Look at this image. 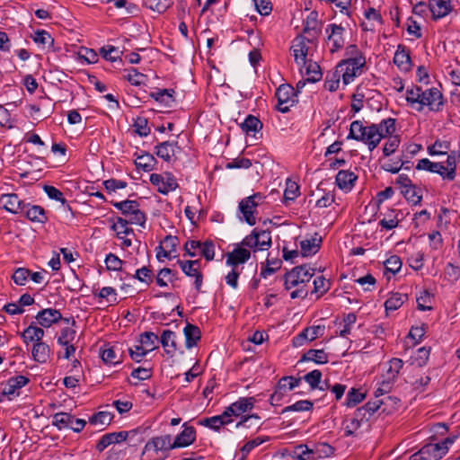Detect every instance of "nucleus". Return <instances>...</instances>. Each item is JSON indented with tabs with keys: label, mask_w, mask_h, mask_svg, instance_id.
I'll return each instance as SVG.
<instances>
[{
	"label": "nucleus",
	"mask_w": 460,
	"mask_h": 460,
	"mask_svg": "<svg viewBox=\"0 0 460 460\" xmlns=\"http://www.w3.org/2000/svg\"><path fill=\"white\" fill-rule=\"evenodd\" d=\"M396 131V119L386 118L379 123H366L354 120L350 123L348 139H354L364 143L372 152L378 146L381 140Z\"/></svg>",
	"instance_id": "obj_1"
},
{
	"label": "nucleus",
	"mask_w": 460,
	"mask_h": 460,
	"mask_svg": "<svg viewBox=\"0 0 460 460\" xmlns=\"http://www.w3.org/2000/svg\"><path fill=\"white\" fill-rule=\"evenodd\" d=\"M314 275V269L308 267L306 264L296 266L284 275L285 289L295 288L290 292L291 299H305L308 296L305 285Z\"/></svg>",
	"instance_id": "obj_2"
},
{
	"label": "nucleus",
	"mask_w": 460,
	"mask_h": 460,
	"mask_svg": "<svg viewBox=\"0 0 460 460\" xmlns=\"http://www.w3.org/2000/svg\"><path fill=\"white\" fill-rule=\"evenodd\" d=\"M317 39L314 37H309L305 35H298L296 36L293 41L291 49L293 51V56L295 62L298 65H305L309 60L307 56L310 55V52L313 48H316Z\"/></svg>",
	"instance_id": "obj_3"
},
{
	"label": "nucleus",
	"mask_w": 460,
	"mask_h": 460,
	"mask_svg": "<svg viewBox=\"0 0 460 460\" xmlns=\"http://www.w3.org/2000/svg\"><path fill=\"white\" fill-rule=\"evenodd\" d=\"M365 66L366 60L343 59L338 64L336 73L341 74L343 84L348 85L363 74Z\"/></svg>",
	"instance_id": "obj_4"
},
{
	"label": "nucleus",
	"mask_w": 460,
	"mask_h": 460,
	"mask_svg": "<svg viewBox=\"0 0 460 460\" xmlns=\"http://www.w3.org/2000/svg\"><path fill=\"white\" fill-rule=\"evenodd\" d=\"M241 245L253 249V251H264L271 245V234L268 230L254 228L252 233L245 236Z\"/></svg>",
	"instance_id": "obj_5"
},
{
	"label": "nucleus",
	"mask_w": 460,
	"mask_h": 460,
	"mask_svg": "<svg viewBox=\"0 0 460 460\" xmlns=\"http://www.w3.org/2000/svg\"><path fill=\"white\" fill-rule=\"evenodd\" d=\"M444 102L443 95L440 91L436 87H431L427 90H423L421 93V100L420 106L415 107V110L421 111L425 106L429 108L430 111H440L443 109Z\"/></svg>",
	"instance_id": "obj_6"
},
{
	"label": "nucleus",
	"mask_w": 460,
	"mask_h": 460,
	"mask_svg": "<svg viewBox=\"0 0 460 460\" xmlns=\"http://www.w3.org/2000/svg\"><path fill=\"white\" fill-rule=\"evenodd\" d=\"M173 448L175 447L172 446L170 435L155 437L146 442L142 455L145 456L146 454L152 453L157 456L159 453H162L164 456L159 460H163L166 457V453Z\"/></svg>",
	"instance_id": "obj_7"
},
{
	"label": "nucleus",
	"mask_w": 460,
	"mask_h": 460,
	"mask_svg": "<svg viewBox=\"0 0 460 460\" xmlns=\"http://www.w3.org/2000/svg\"><path fill=\"white\" fill-rule=\"evenodd\" d=\"M263 199L264 197L258 192L240 201L239 209L242 212L244 220L250 226H254L256 224L254 213L256 212V208Z\"/></svg>",
	"instance_id": "obj_8"
},
{
	"label": "nucleus",
	"mask_w": 460,
	"mask_h": 460,
	"mask_svg": "<svg viewBox=\"0 0 460 460\" xmlns=\"http://www.w3.org/2000/svg\"><path fill=\"white\" fill-rule=\"evenodd\" d=\"M149 181L157 188L158 192L164 195L175 190L179 187L177 180L172 172L152 173Z\"/></svg>",
	"instance_id": "obj_9"
},
{
	"label": "nucleus",
	"mask_w": 460,
	"mask_h": 460,
	"mask_svg": "<svg viewBox=\"0 0 460 460\" xmlns=\"http://www.w3.org/2000/svg\"><path fill=\"white\" fill-rule=\"evenodd\" d=\"M278 100L277 110L282 113L289 111L291 106L296 102L294 88L288 84H281L276 91Z\"/></svg>",
	"instance_id": "obj_10"
},
{
	"label": "nucleus",
	"mask_w": 460,
	"mask_h": 460,
	"mask_svg": "<svg viewBox=\"0 0 460 460\" xmlns=\"http://www.w3.org/2000/svg\"><path fill=\"white\" fill-rule=\"evenodd\" d=\"M30 379L27 376L19 375L10 377L5 383L0 384L2 394H5L8 400H13L20 395V390L27 385Z\"/></svg>",
	"instance_id": "obj_11"
},
{
	"label": "nucleus",
	"mask_w": 460,
	"mask_h": 460,
	"mask_svg": "<svg viewBox=\"0 0 460 460\" xmlns=\"http://www.w3.org/2000/svg\"><path fill=\"white\" fill-rule=\"evenodd\" d=\"M177 263L186 276L195 278L194 286L196 290L199 291L203 284V275L200 271V261L178 260Z\"/></svg>",
	"instance_id": "obj_12"
},
{
	"label": "nucleus",
	"mask_w": 460,
	"mask_h": 460,
	"mask_svg": "<svg viewBox=\"0 0 460 460\" xmlns=\"http://www.w3.org/2000/svg\"><path fill=\"white\" fill-rule=\"evenodd\" d=\"M344 31V27L335 23H331L326 27L325 32L328 34L327 40L328 44L331 45L330 51L332 53L343 48L345 42L343 38Z\"/></svg>",
	"instance_id": "obj_13"
},
{
	"label": "nucleus",
	"mask_w": 460,
	"mask_h": 460,
	"mask_svg": "<svg viewBox=\"0 0 460 460\" xmlns=\"http://www.w3.org/2000/svg\"><path fill=\"white\" fill-rule=\"evenodd\" d=\"M446 455V447H439L436 444H427L418 452L411 456L410 460H439Z\"/></svg>",
	"instance_id": "obj_14"
},
{
	"label": "nucleus",
	"mask_w": 460,
	"mask_h": 460,
	"mask_svg": "<svg viewBox=\"0 0 460 460\" xmlns=\"http://www.w3.org/2000/svg\"><path fill=\"white\" fill-rule=\"evenodd\" d=\"M181 150L177 141H164L155 146V154L167 163L174 162L176 154Z\"/></svg>",
	"instance_id": "obj_15"
},
{
	"label": "nucleus",
	"mask_w": 460,
	"mask_h": 460,
	"mask_svg": "<svg viewBox=\"0 0 460 460\" xmlns=\"http://www.w3.org/2000/svg\"><path fill=\"white\" fill-rule=\"evenodd\" d=\"M368 417L364 416L362 409H357L353 417L346 421L344 428L346 437H357L358 430L365 424H367Z\"/></svg>",
	"instance_id": "obj_16"
},
{
	"label": "nucleus",
	"mask_w": 460,
	"mask_h": 460,
	"mask_svg": "<svg viewBox=\"0 0 460 460\" xmlns=\"http://www.w3.org/2000/svg\"><path fill=\"white\" fill-rule=\"evenodd\" d=\"M35 318L37 323L43 328H49L52 324L63 320L62 314L54 308H46L40 311Z\"/></svg>",
	"instance_id": "obj_17"
},
{
	"label": "nucleus",
	"mask_w": 460,
	"mask_h": 460,
	"mask_svg": "<svg viewBox=\"0 0 460 460\" xmlns=\"http://www.w3.org/2000/svg\"><path fill=\"white\" fill-rule=\"evenodd\" d=\"M21 215L33 223L44 224L48 221L45 209L39 205H31L25 202Z\"/></svg>",
	"instance_id": "obj_18"
},
{
	"label": "nucleus",
	"mask_w": 460,
	"mask_h": 460,
	"mask_svg": "<svg viewBox=\"0 0 460 460\" xmlns=\"http://www.w3.org/2000/svg\"><path fill=\"white\" fill-rule=\"evenodd\" d=\"M128 431L111 432L104 434L96 444V449L99 452H102L105 448L112 444H119L125 441L128 438Z\"/></svg>",
	"instance_id": "obj_19"
},
{
	"label": "nucleus",
	"mask_w": 460,
	"mask_h": 460,
	"mask_svg": "<svg viewBox=\"0 0 460 460\" xmlns=\"http://www.w3.org/2000/svg\"><path fill=\"white\" fill-rule=\"evenodd\" d=\"M245 246H238L226 254V264L232 268H237L245 263L251 257V252Z\"/></svg>",
	"instance_id": "obj_20"
},
{
	"label": "nucleus",
	"mask_w": 460,
	"mask_h": 460,
	"mask_svg": "<svg viewBox=\"0 0 460 460\" xmlns=\"http://www.w3.org/2000/svg\"><path fill=\"white\" fill-rule=\"evenodd\" d=\"M0 202L4 209L13 214H21L25 205V202L14 193L2 195Z\"/></svg>",
	"instance_id": "obj_21"
},
{
	"label": "nucleus",
	"mask_w": 460,
	"mask_h": 460,
	"mask_svg": "<svg viewBox=\"0 0 460 460\" xmlns=\"http://www.w3.org/2000/svg\"><path fill=\"white\" fill-rule=\"evenodd\" d=\"M134 156L137 168L144 172H149L153 171L157 164V160L150 153L145 151L136 152Z\"/></svg>",
	"instance_id": "obj_22"
},
{
	"label": "nucleus",
	"mask_w": 460,
	"mask_h": 460,
	"mask_svg": "<svg viewBox=\"0 0 460 460\" xmlns=\"http://www.w3.org/2000/svg\"><path fill=\"white\" fill-rule=\"evenodd\" d=\"M322 237L314 234L310 238L300 242V254L303 257H308L315 254L321 247Z\"/></svg>",
	"instance_id": "obj_23"
},
{
	"label": "nucleus",
	"mask_w": 460,
	"mask_h": 460,
	"mask_svg": "<svg viewBox=\"0 0 460 460\" xmlns=\"http://www.w3.org/2000/svg\"><path fill=\"white\" fill-rule=\"evenodd\" d=\"M394 63L400 70L409 71L411 69V60L407 47L402 44L397 46L394 56Z\"/></svg>",
	"instance_id": "obj_24"
},
{
	"label": "nucleus",
	"mask_w": 460,
	"mask_h": 460,
	"mask_svg": "<svg viewBox=\"0 0 460 460\" xmlns=\"http://www.w3.org/2000/svg\"><path fill=\"white\" fill-rule=\"evenodd\" d=\"M52 354L50 347L44 341L33 343L31 348V358L34 361L44 364L47 363Z\"/></svg>",
	"instance_id": "obj_25"
},
{
	"label": "nucleus",
	"mask_w": 460,
	"mask_h": 460,
	"mask_svg": "<svg viewBox=\"0 0 460 460\" xmlns=\"http://www.w3.org/2000/svg\"><path fill=\"white\" fill-rule=\"evenodd\" d=\"M357 179L358 176L353 172L341 170L336 175L335 181L341 190L348 192L352 190Z\"/></svg>",
	"instance_id": "obj_26"
},
{
	"label": "nucleus",
	"mask_w": 460,
	"mask_h": 460,
	"mask_svg": "<svg viewBox=\"0 0 460 460\" xmlns=\"http://www.w3.org/2000/svg\"><path fill=\"white\" fill-rule=\"evenodd\" d=\"M428 7L434 19L445 17L452 9L451 2L446 0H429Z\"/></svg>",
	"instance_id": "obj_27"
},
{
	"label": "nucleus",
	"mask_w": 460,
	"mask_h": 460,
	"mask_svg": "<svg viewBox=\"0 0 460 460\" xmlns=\"http://www.w3.org/2000/svg\"><path fill=\"white\" fill-rule=\"evenodd\" d=\"M45 335L43 328L37 326L31 323L21 334L22 341L25 344L30 342L37 343L41 341Z\"/></svg>",
	"instance_id": "obj_28"
},
{
	"label": "nucleus",
	"mask_w": 460,
	"mask_h": 460,
	"mask_svg": "<svg viewBox=\"0 0 460 460\" xmlns=\"http://www.w3.org/2000/svg\"><path fill=\"white\" fill-rule=\"evenodd\" d=\"M403 367V361L398 358H393L388 362V367L385 369V373L382 376V378L385 381H388L392 384L395 382L398 377V375L401 369Z\"/></svg>",
	"instance_id": "obj_29"
},
{
	"label": "nucleus",
	"mask_w": 460,
	"mask_h": 460,
	"mask_svg": "<svg viewBox=\"0 0 460 460\" xmlns=\"http://www.w3.org/2000/svg\"><path fill=\"white\" fill-rule=\"evenodd\" d=\"M196 439V430L193 427H186L179 435L176 436L172 446L175 448L185 447L191 445Z\"/></svg>",
	"instance_id": "obj_30"
},
{
	"label": "nucleus",
	"mask_w": 460,
	"mask_h": 460,
	"mask_svg": "<svg viewBox=\"0 0 460 460\" xmlns=\"http://www.w3.org/2000/svg\"><path fill=\"white\" fill-rule=\"evenodd\" d=\"M391 402L393 404H397L400 401L396 397L386 396L384 399H376L373 402H367L364 406L360 407L364 411V416L368 419L381 407L382 404H385Z\"/></svg>",
	"instance_id": "obj_31"
},
{
	"label": "nucleus",
	"mask_w": 460,
	"mask_h": 460,
	"mask_svg": "<svg viewBox=\"0 0 460 460\" xmlns=\"http://www.w3.org/2000/svg\"><path fill=\"white\" fill-rule=\"evenodd\" d=\"M300 66L301 72L305 74L308 82L316 83L322 79L323 73L320 66L316 62L310 59L305 65H301Z\"/></svg>",
	"instance_id": "obj_32"
},
{
	"label": "nucleus",
	"mask_w": 460,
	"mask_h": 460,
	"mask_svg": "<svg viewBox=\"0 0 460 460\" xmlns=\"http://www.w3.org/2000/svg\"><path fill=\"white\" fill-rule=\"evenodd\" d=\"M175 333L171 330H164L161 335V344L169 357H173L177 349Z\"/></svg>",
	"instance_id": "obj_33"
},
{
	"label": "nucleus",
	"mask_w": 460,
	"mask_h": 460,
	"mask_svg": "<svg viewBox=\"0 0 460 460\" xmlns=\"http://www.w3.org/2000/svg\"><path fill=\"white\" fill-rule=\"evenodd\" d=\"M304 33L309 37L316 38L320 33L318 13L311 12L304 23Z\"/></svg>",
	"instance_id": "obj_34"
},
{
	"label": "nucleus",
	"mask_w": 460,
	"mask_h": 460,
	"mask_svg": "<svg viewBox=\"0 0 460 460\" xmlns=\"http://www.w3.org/2000/svg\"><path fill=\"white\" fill-rule=\"evenodd\" d=\"M416 169L438 173L443 179H444V175L446 174L445 165L442 163L431 162L428 158H422V159L419 160L418 164L416 165Z\"/></svg>",
	"instance_id": "obj_35"
},
{
	"label": "nucleus",
	"mask_w": 460,
	"mask_h": 460,
	"mask_svg": "<svg viewBox=\"0 0 460 460\" xmlns=\"http://www.w3.org/2000/svg\"><path fill=\"white\" fill-rule=\"evenodd\" d=\"M183 333L185 336V344L188 349H191L192 347L196 346L201 338L199 328L190 323H187V325L184 327Z\"/></svg>",
	"instance_id": "obj_36"
},
{
	"label": "nucleus",
	"mask_w": 460,
	"mask_h": 460,
	"mask_svg": "<svg viewBox=\"0 0 460 460\" xmlns=\"http://www.w3.org/2000/svg\"><path fill=\"white\" fill-rule=\"evenodd\" d=\"M300 361H312L318 365L328 363L329 357L324 349H308L301 358Z\"/></svg>",
	"instance_id": "obj_37"
},
{
	"label": "nucleus",
	"mask_w": 460,
	"mask_h": 460,
	"mask_svg": "<svg viewBox=\"0 0 460 460\" xmlns=\"http://www.w3.org/2000/svg\"><path fill=\"white\" fill-rule=\"evenodd\" d=\"M74 422V416L68 412L60 411L52 416L51 424L58 430L68 429Z\"/></svg>",
	"instance_id": "obj_38"
},
{
	"label": "nucleus",
	"mask_w": 460,
	"mask_h": 460,
	"mask_svg": "<svg viewBox=\"0 0 460 460\" xmlns=\"http://www.w3.org/2000/svg\"><path fill=\"white\" fill-rule=\"evenodd\" d=\"M174 93L175 91L173 89H159L156 92L151 93L150 96L166 107H172V104L174 102Z\"/></svg>",
	"instance_id": "obj_39"
},
{
	"label": "nucleus",
	"mask_w": 460,
	"mask_h": 460,
	"mask_svg": "<svg viewBox=\"0 0 460 460\" xmlns=\"http://www.w3.org/2000/svg\"><path fill=\"white\" fill-rule=\"evenodd\" d=\"M291 456L296 460H317V452L301 444L295 447Z\"/></svg>",
	"instance_id": "obj_40"
},
{
	"label": "nucleus",
	"mask_w": 460,
	"mask_h": 460,
	"mask_svg": "<svg viewBox=\"0 0 460 460\" xmlns=\"http://www.w3.org/2000/svg\"><path fill=\"white\" fill-rule=\"evenodd\" d=\"M241 128L245 134L255 136L262 128V123L255 116L248 115L241 124Z\"/></svg>",
	"instance_id": "obj_41"
},
{
	"label": "nucleus",
	"mask_w": 460,
	"mask_h": 460,
	"mask_svg": "<svg viewBox=\"0 0 460 460\" xmlns=\"http://www.w3.org/2000/svg\"><path fill=\"white\" fill-rule=\"evenodd\" d=\"M237 412V416H243L254 408L256 399L254 397H240L237 401L233 402Z\"/></svg>",
	"instance_id": "obj_42"
},
{
	"label": "nucleus",
	"mask_w": 460,
	"mask_h": 460,
	"mask_svg": "<svg viewBox=\"0 0 460 460\" xmlns=\"http://www.w3.org/2000/svg\"><path fill=\"white\" fill-rule=\"evenodd\" d=\"M102 359L105 364L117 365L121 363V357L117 354L114 347L105 345L101 351Z\"/></svg>",
	"instance_id": "obj_43"
},
{
	"label": "nucleus",
	"mask_w": 460,
	"mask_h": 460,
	"mask_svg": "<svg viewBox=\"0 0 460 460\" xmlns=\"http://www.w3.org/2000/svg\"><path fill=\"white\" fill-rule=\"evenodd\" d=\"M408 299V296L406 294L401 293H394L385 302V311H395L400 308L404 302Z\"/></svg>",
	"instance_id": "obj_44"
},
{
	"label": "nucleus",
	"mask_w": 460,
	"mask_h": 460,
	"mask_svg": "<svg viewBox=\"0 0 460 460\" xmlns=\"http://www.w3.org/2000/svg\"><path fill=\"white\" fill-rule=\"evenodd\" d=\"M111 204L120 210L123 215L128 217L136 209L139 208V203L137 200L126 199L123 201H111Z\"/></svg>",
	"instance_id": "obj_45"
},
{
	"label": "nucleus",
	"mask_w": 460,
	"mask_h": 460,
	"mask_svg": "<svg viewBox=\"0 0 460 460\" xmlns=\"http://www.w3.org/2000/svg\"><path fill=\"white\" fill-rule=\"evenodd\" d=\"M144 5L155 12L159 13H164L167 9H169L172 4V0H143Z\"/></svg>",
	"instance_id": "obj_46"
},
{
	"label": "nucleus",
	"mask_w": 460,
	"mask_h": 460,
	"mask_svg": "<svg viewBox=\"0 0 460 460\" xmlns=\"http://www.w3.org/2000/svg\"><path fill=\"white\" fill-rule=\"evenodd\" d=\"M402 193L405 199L413 205L420 204L422 199V190L414 184L408 186L405 190H402Z\"/></svg>",
	"instance_id": "obj_47"
},
{
	"label": "nucleus",
	"mask_w": 460,
	"mask_h": 460,
	"mask_svg": "<svg viewBox=\"0 0 460 460\" xmlns=\"http://www.w3.org/2000/svg\"><path fill=\"white\" fill-rule=\"evenodd\" d=\"M282 261L279 259H270L268 257L266 265H261V277L263 279L268 278L269 276L275 273L278 270L281 268Z\"/></svg>",
	"instance_id": "obj_48"
},
{
	"label": "nucleus",
	"mask_w": 460,
	"mask_h": 460,
	"mask_svg": "<svg viewBox=\"0 0 460 460\" xmlns=\"http://www.w3.org/2000/svg\"><path fill=\"white\" fill-rule=\"evenodd\" d=\"M177 279L176 272L169 268H163L156 276V284L161 287H167L168 281L173 282Z\"/></svg>",
	"instance_id": "obj_49"
},
{
	"label": "nucleus",
	"mask_w": 460,
	"mask_h": 460,
	"mask_svg": "<svg viewBox=\"0 0 460 460\" xmlns=\"http://www.w3.org/2000/svg\"><path fill=\"white\" fill-rule=\"evenodd\" d=\"M301 382L300 378H296L294 376H284L279 379L276 388L286 395L288 391L293 390L295 387L298 386Z\"/></svg>",
	"instance_id": "obj_50"
},
{
	"label": "nucleus",
	"mask_w": 460,
	"mask_h": 460,
	"mask_svg": "<svg viewBox=\"0 0 460 460\" xmlns=\"http://www.w3.org/2000/svg\"><path fill=\"white\" fill-rule=\"evenodd\" d=\"M430 354L429 347H421L418 349L413 356L411 357V364L419 367H423L428 362Z\"/></svg>",
	"instance_id": "obj_51"
},
{
	"label": "nucleus",
	"mask_w": 460,
	"mask_h": 460,
	"mask_svg": "<svg viewBox=\"0 0 460 460\" xmlns=\"http://www.w3.org/2000/svg\"><path fill=\"white\" fill-rule=\"evenodd\" d=\"M128 225L127 218L118 217L111 228L116 232L118 238H123V235L133 234V229Z\"/></svg>",
	"instance_id": "obj_52"
},
{
	"label": "nucleus",
	"mask_w": 460,
	"mask_h": 460,
	"mask_svg": "<svg viewBox=\"0 0 460 460\" xmlns=\"http://www.w3.org/2000/svg\"><path fill=\"white\" fill-rule=\"evenodd\" d=\"M270 440V438L268 436L263 437H257L252 440H249L246 442L241 448L242 452V458L244 460L246 456L249 455V453L253 450L255 447L261 446L264 442H267Z\"/></svg>",
	"instance_id": "obj_53"
},
{
	"label": "nucleus",
	"mask_w": 460,
	"mask_h": 460,
	"mask_svg": "<svg viewBox=\"0 0 460 460\" xmlns=\"http://www.w3.org/2000/svg\"><path fill=\"white\" fill-rule=\"evenodd\" d=\"M387 141L385 143L383 147V154L385 156H390L393 155L400 146L401 140L399 136L391 134L387 137Z\"/></svg>",
	"instance_id": "obj_54"
},
{
	"label": "nucleus",
	"mask_w": 460,
	"mask_h": 460,
	"mask_svg": "<svg viewBox=\"0 0 460 460\" xmlns=\"http://www.w3.org/2000/svg\"><path fill=\"white\" fill-rule=\"evenodd\" d=\"M199 423L216 431H218L220 428L223 427L224 425L228 424L226 421V420L223 419V416L221 414L203 419L199 421Z\"/></svg>",
	"instance_id": "obj_55"
},
{
	"label": "nucleus",
	"mask_w": 460,
	"mask_h": 460,
	"mask_svg": "<svg viewBox=\"0 0 460 460\" xmlns=\"http://www.w3.org/2000/svg\"><path fill=\"white\" fill-rule=\"evenodd\" d=\"M113 419V415L109 411H99L93 414L90 419L89 422L92 425L108 426Z\"/></svg>",
	"instance_id": "obj_56"
},
{
	"label": "nucleus",
	"mask_w": 460,
	"mask_h": 460,
	"mask_svg": "<svg viewBox=\"0 0 460 460\" xmlns=\"http://www.w3.org/2000/svg\"><path fill=\"white\" fill-rule=\"evenodd\" d=\"M314 403L309 400H300L292 405L285 407L281 414H285L289 411H306L313 409Z\"/></svg>",
	"instance_id": "obj_57"
},
{
	"label": "nucleus",
	"mask_w": 460,
	"mask_h": 460,
	"mask_svg": "<svg viewBox=\"0 0 460 460\" xmlns=\"http://www.w3.org/2000/svg\"><path fill=\"white\" fill-rule=\"evenodd\" d=\"M158 341V336L152 332H146L141 334L140 342L141 346L148 351H152L157 348L155 342Z\"/></svg>",
	"instance_id": "obj_58"
},
{
	"label": "nucleus",
	"mask_w": 460,
	"mask_h": 460,
	"mask_svg": "<svg viewBox=\"0 0 460 460\" xmlns=\"http://www.w3.org/2000/svg\"><path fill=\"white\" fill-rule=\"evenodd\" d=\"M422 92L423 90L419 86L406 91V101L412 108L415 109V107L420 106Z\"/></svg>",
	"instance_id": "obj_59"
},
{
	"label": "nucleus",
	"mask_w": 460,
	"mask_h": 460,
	"mask_svg": "<svg viewBox=\"0 0 460 460\" xmlns=\"http://www.w3.org/2000/svg\"><path fill=\"white\" fill-rule=\"evenodd\" d=\"M33 40L43 48H50L54 44V39L44 30L37 31L33 37Z\"/></svg>",
	"instance_id": "obj_60"
},
{
	"label": "nucleus",
	"mask_w": 460,
	"mask_h": 460,
	"mask_svg": "<svg viewBox=\"0 0 460 460\" xmlns=\"http://www.w3.org/2000/svg\"><path fill=\"white\" fill-rule=\"evenodd\" d=\"M417 307L420 311L431 310L432 296L428 290H422L416 298Z\"/></svg>",
	"instance_id": "obj_61"
},
{
	"label": "nucleus",
	"mask_w": 460,
	"mask_h": 460,
	"mask_svg": "<svg viewBox=\"0 0 460 460\" xmlns=\"http://www.w3.org/2000/svg\"><path fill=\"white\" fill-rule=\"evenodd\" d=\"M331 287V283L323 276H318L314 280V293L317 294V297L325 294Z\"/></svg>",
	"instance_id": "obj_62"
},
{
	"label": "nucleus",
	"mask_w": 460,
	"mask_h": 460,
	"mask_svg": "<svg viewBox=\"0 0 460 460\" xmlns=\"http://www.w3.org/2000/svg\"><path fill=\"white\" fill-rule=\"evenodd\" d=\"M135 132L140 137H146L150 134L147 119L145 117H137L133 124Z\"/></svg>",
	"instance_id": "obj_63"
},
{
	"label": "nucleus",
	"mask_w": 460,
	"mask_h": 460,
	"mask_svg": "<svg viewBox=\"0 0 460 460\" xmlns=\"http://www.w3.org/2000/svg\"><path fill=\"white\" fill-rule=\"evenodd\" d=\"M134 278L140 282L150 285L153 282L154 275L152 270L149 267L143 266L142 268L136 270Z\"/></svg>",
	"instance_id": "obj_64"
}]
</instances>
